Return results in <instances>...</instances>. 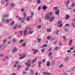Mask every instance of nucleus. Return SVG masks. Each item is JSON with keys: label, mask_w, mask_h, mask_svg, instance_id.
<instances>
[{"label": "nucleus", "mask_w": 75, "mask_h": 75, "mask_svg": "<svg viewBox=\"0 0 75 75\" xmlns=\"http://www.w3.org/2000/svg\"><path fill=\"white\" fill-rule=\"evenodd\" d=\"M74 49V47L73 48H70V50H73V49Z\"/></svg>", "instance_id": "338daca9"}, {"label": "nucleus", "mask_w": 75, "mask_h": 75, "mask_svg": "<svg viewBox=\"0 0 75 75\" xmlns=\"http://www.w3.org/2000/svg\"><path fill=\"white\" fill-rule=\"evenodd\" d=\"M14 24V22L13 21L11 23V25H13Z\"/></svg>", "instance_id": "ea45409f"}, {"label": "nucleus", "mask_w": 75, "mask_h": 75, "mask_svg": "<svg viewBox=\"0 0 75 75\" xmlns=\"http://www.w3.org/2000/svg\"><path fill=\"white\" fill-rule=\"evenodd\" d=\"M41 51H42V52H44V51H45V49L43 48V49H42L41 50Z\"/></svg>", "instance_id": "09e8293b"}, {"label": "nucleus", "mask_w": 75, "mask_h": 75, "mask_svg": "<svg viewBox=\"0 0 75 75\" xmlns=\"http://www.w3.org/2000/svg\"><path fill=\"white\" fill-rule=\"evenodd\" d=\"M16 41V39H13V42H14Z\"/></svg>", "instance_id": "0e129e2a"}, {"label": "nucleus", "mask_w": 75, "mask_h": 75, "mask_svg": "<svg viewBox=\"0 0 75 75\" xmlns=\"http://www.w3.org/2000/svg\"><path fill=\"white\" fill-rule=\"evenodd\" d=\"M43 74L44 75H50L51 74L47 72H43Z\"/></svg>", "instance_id": "dca6fc26"}, {"label": "nucleus", "mask_w": 75, "mask_h": 75, "mask_svg": "<svg viewBox=\"0 0 75 75\" xmlns=\"http://www.w3.org/2000/svg\"><path fill=\"white\" fill-rule=\"evenodd\" d=\"M8 5H9V3H7L6 5V7H7V6H8Z\"/></svg>", "instance_id": "e2e57ef3"}, {"label": "nucleus", "mask_w": 75, "mask_h": 75, "mask_svg": "<svg viewBox=\"0 0 75 75\" xmlns=\"http://www.w3.org/2000/svg\"><path fill=\"white\" fill-rule=\"evenodd\" d=\"M55 60H53L52 62V65H55Z\"/></svg>", "instance_id": "412c9836"}, {"label": "nucleus", "mask_w": 75, "mask_h": 75, "mask_svg": "<svg viewBox=\"0 0 75 75\" xmlns=\"http://www.w3.org/2000/svg\"><path fill=\"white\" fill-rule=\"evenodd\" d=\"M62 75H67V73H66V72H63Z\"/></svg>", "instance_id": "c756f323"}, {"label": "nucleus", "mask_w": 75, "mask_h": 75, "mask_svg": "<svg viewBox=\"0 0 75 75\" xmlns=\"http://www.w3.org/2000/svg\"><path fill=\"white\" fill-rule=\"evenodd\" d=\"M69 16L68 15H67L66 16V17L65 18V19L67 20V19H69Z\"/></svg>", "instance_id": "4be33fe9"}, {"label": "nucleus", "mask_w": 75, "mask_h": 75, "mask_svg": "<svg viewBox=\"0 0 75 75\" xmlns=\"http://www.w3.org/2000/svg\"><path fill=\"white\" fill-rule=\"evenodd\" d=\"M51 36H48L47 38V40H50L51 39Z\"/></svg>", "instance_id": "58836bf2"}, {"label": "nucleus", "mask_w": 75, "mask_h": 75, "mask_svg": "<svg viewBox=\"0 0 75 75\" xmlns=\"http://www.w3.org/2000/svg\"><path fill=\"white\" fill-rule=\"evenodd\" d=\"M31 31V29H29L28 30V33L29 34H32L33 33V31Z\"/></svg>", "instance_id": "9d476101"}, {"label": "nucleus", "mask_w": 75, "mask_h": 75, "mask_svg": "<svg viewBox=\"0 0 75 75\" xmlns=\"http://www.w3.org/2000/svg\"><path fill=\"white\" fill-rule=\"evenodd\" d=\"M32 51H34L33 53V54H35L37 53V51H38V50H35L34 49H33L32 50Z\"/></svg>", "instance_id": "423d86ee"}, {"label": "nucleus", "mask_w": 75, "mask_h": 75, "mask_svg": "<svg viewBox=\"0 0 75 75\" xmlns=\"http://www.w3.org/2000/svg\"><path fill=\"white\" fill-rule=\"evenodd\" d=\"M72 7H74V6H75V2L74 3H73L72 5Z\"/></svg>", "instance_id": "3c124183"}, {"label": "nucleus", "mask_w": 75, "mask_h": 75, "mask_svg": "<svg viewBox=\"0 0 75 75\" xmlns=\"http://www.w3.org/2000/svg\"><path fill=\"white\" fill-rule=\"evenodd\" d=\"M59 34V31H57L56 32V35H58Z\"/></svg>", "instance_id": "5fc2aeb1"}, {"label": "nucleus", "mask_w": 75, "mask_h": 75, "mask_svg": "<svg viewBox=\"0 0 75 75\" xmlns=\"http://www.w3.org/2000/svg\"><path fill=\"white\" fill-rule=\"evenodd\" d=\"M10 4L12 7H14V4L13 3H11Z\"/></svg>", "instance_id": "f704fd0d"}, {"label": "nucleus", "mask_w": 75, "mask_h": 75, "mask_svg": "<svg viewBox=\"0 0 75 75\" xmlns=\"http://www.w3.org/2000/svg\"><path fill=\"white\" fill-rule=\"evenodd\" d=\"M71 52V51L69 50H68L67 51V52H68V53H69V52Z\"/></svg>", "instance_id": "13d9d810"}, {"label": "nucleus", "mask_w": 75, "mask_h": 75, "mask_svg": "<svg viewBox=\"0 0 75 75\" xmlns=\"http://www.w3.org/2000/svg\"><path fill=\"white\" fill-rule=\"evenodd\" d=\"M23 14L24 16V17L23 18L20 17L18 19L19 20H21V23H23L24 21V20L25 19V17H26V13H25V12H23Z\"/></svg>", "instance_id": "f03ea898"}, {"label": "nucleus", "mask_w": 75, "mask_h": 75, "mask_svg": "<svg viewBox=\"0 0 75 75\" xmlns=\"http://www.w3.org/2000/svg\"><path fill=\"white\" fill-rule=\"evenodd\" d=\"M17 25H16L13 27V29H14V30H15V29H16V28H17Z\"/></svg>", "instance_id": "e433bc0d"}, {"label": "nucleus", "mask_w": 75, "mask_h": 75, "mask_svg": "<svg viewBox=\"0 0 75 75\" xmlns=\"http://www.w3.org/2000/svg\"><path fill=\"white\" fill-rule=\"evenodd\" d=\"M64 31H68V30H67L66 28H64Z\"/></svg>", "instance_id": "864d4df0"}, {"label": "nucleus", "mask_w": 75, "mask_h": 75, "mask_svg": "<svg viewBox=\"0 0 75 75\" xmlns=\"http://www.w3.org/2000/svg\"><path fill=\"white\" fill-rule=\"evenodd\" d=\"M38 1L36 2L37 4H39L41 3V1L40 0H37Z\"/></svg>", "instance_id": "7c9ffc66"}, {"label": "nucleus", "mask_w": 75, "mask_h": 75, "mask_svg": "<svg viewBox=\"0 0 75 75\" xmlns=\"http://www.w3.org/2000/svg\"><path fill=\"white\" fill-rule=\"evenodd\" d=\"M72 41L70 40L69 42V45H72Z\"/></svg>", "instance_id": "cd10ccee"}, {"label": "nucleus", "mask_w": 75, "mask_h": 75, "mask_svg": "<svg viewBox=\"0 0 75 75\" xmlns=\"http://www.w3.org/2000/svg\"><path fill=\"white\" fill-rule=\"evenodd\" d=\"M25 57H26V55L23 54L22 55V56H21L19 58V59H23V58H24Z\"/></svg>", "instance_id": "9b49d317"}, {"label": "nucleus", "mask_w": 75, "mask_h": 75, "mask_svg": "<svg viewBox=\"0 0 75 75\" xmlns=\"http://www.w3.org/2000/svg\"><path fill=\"white\" fill-rule=\"evenodd\" d=\"M50 65H51V62H48L47 63L46 66L49 67Z\"/></svg>", "instance_id": "4468645a"}, {"label": "nucleus", "mask_w": 75, "mask_h": 75, "mask_svg": "<svg viewBox=\"0 0 75 75\" xmlns=\"http://www.w3.org/2000/svg\"><path fill=\"white\" fill-rule=\"evenodd\" d=\"M58 48H59V47H55L54 49V50H58Z\"/></svg>", "instance_id": "37998d69"}, {"label": "nucleus", "mask_w": 75, "mask_h": 75, "mask_svg": "<svg viewBox=\"0 0 75 75\" xmlns=\"http://www.w3.org/2000/svg\"><path fill=\"white\" fill-rule=\"evenodd\" d=\"M31 16H33L34 13H33V12H31Z\"/></svg>", "instance_id": "680f3d73"}, {"label": "nucleus", "mask_w": 75, "mask_h": 75, "mask_svg": "<svg viewBox=\"0 0 75 75\" xmlns=\"http://www.w3.org/2000/svg\"><path fill=\"white\" fill-rule=\"evenodd\" d=\"M53 14V13L52 12H49L48 13V15H49L50 16H51Z\"/></svg>", "instance_id": "72a5a7b5"}, {"label": "nucleus", "mask_w": 75, "mask_h": 75, "mask_svg": "<svg viewBox=\"0 0 75 75\" xmlns=\"http://www.w3.org/2000/svg\"><path fill=\"white\" fill-rule=\"evenodd\" d=\"M8 57H5V58H4L5 59H8Z\"/></svg>", "instance_id": "69168bd1"}, {"label": "nucleus", "mask_w": 75, "mask_h": 75, "mask_svg": "<svg viewBox=\"0 0 75 75\" xmlns=\"http://www.w3.org/2000/svg\"><path fill=\"white\" fill-rule=\"evenodd\" d=\"M70 1V0H68L67 2H65V3L66 4V5H68Z\"/></svg>", "instance_id": "393cba45"}, {"label": "nucleus", "mask_w": 75, "mask_h": 75, "mask_svg": "<svg viewBox=\"0 0 75 75\" xmlns=\"http://www.w3.org/2000/svg\"><path fill=\"white\" fill-rule=\"evenodd\" d=\"M63 38L64 40H66V37L64 36L63 37Z\"/></svg>", "instance_id": "603ef678"}, {"label": "nucleus", "mask_w": 75, "mask_h": 75, "mask_svg": "<svg viewBox=\"0 0 75 75\" xmlns=\"http://www.w3.org/2000/svg\"><path fill=\"white\" fill-rule=\"evenodd\" d=\"M25 44H26V43H23L22 44V45L23 46H25Z\"/></svg>", "instance_id": "8fccbe9b"}, {"label": "nucleus", "mask_w": 75, "mask_h": 75, "mask_svg": "<svg viewBox=\"0 0 75 75\" xmlns=\"http://www.w3.org/2000/svg\"><path fill=\"white\" fill-rule=\"evenodd\" d=\"M12 75H16V74L14 73H12Z\"/></svg>", "instance_id": "774afa93"}, {"label": "nucleus", "mask_w": 75, "mask_h": 75, "mask_svg": "<svg viewBox=\"0 0 75 75\" xmlns=\"http://www.w3.org/2000/svg\"><path fill=\"white\" fill-rule=\"evenodd\" d=\"M17 51V48H14L12 50V52H16Z\"/></svg>", "instance_id": "aec40b11"}, {"label": "nucleus", "mask_w": 75, "mask_h": 75, "mask_svg": "<svg viewBox=\"0 0 75 75\" xmlns=\"http://www.w3.org/2000/svg\"><path fill=\"white\" fill-rule=\"evenodd\" d=\"M41 62H39L38 63L39 67H41Z\"/></svg>", "instance_id": "c85d7f7f"}, {"label": "nucleus", "mask_w": 75, "mask_h": 75, "mask_svg": "<svg viewBox=\"0 0 75 75\" xmlns=\"http://www.w3.org/2000/svg\"><path fill=\"white\" fill-rule=\"evenodd\" d=\"M47 31L48 33H50V32H51L52 31V29L50 28H47Z\"/></svg>", "instance_id": "6ab92c4d"}, {"label": "nucleus", "mask_w": 75, "mask_h": 75, "mask_svg": "<svg viewBox=\"0 0 75 75\" xmlns=\"http://www.w3.org/2000/svg\"><path fill=\"white\" fill-rule=\"evenodd\" d=\"M27 28H28V27H26L25 28V29L24 30V32H23V31H22V30L21 31L20 33L22 35V34H23V35H25V34H26V33H27Z\"/></svg>", "instance_id": "20e7f679"}, {"label": "nucleus", "mask_w": 75, "mask_h": 75, "mask_svg": "<svg viewBox=\"0 0 75 75\" xmlns=\"http://www.w3.org/2000/svg\"><path fill=\"white\" fill-rule=\"evenodd\" d=\"M71 26L73 27H75V22L71 24Z\"/></svg>", "instance_id": "bb28decb"}, {"label": "nucleus", "mask_w": 75, "mask_h": 75, "mask_svg": "<svg viewBox=\"0 0 75 75\" xmlns=\"http://www.w3.org/2000/svg\"><path fill=\"white\" fill-rule=\"evenodd\" d=\"M47 6H46L43 5V7H42V9L43 10H46L47 8Z\"/></svg>", "instance_id": "2eb2a0df"}, {"label": "nucleus", "mask_w": 75, "mask_h": 75, "mask_svg": "<svg viewBox=\"0 0 75 75\" xmlns=\"http://www.w3.org/2000/svg\"><path fill=\"white\" fill-rule=\"evenodd\" d=\"M62 23V22L59 21L57 23V25H59V28L62 27V24H61Z\"/></svg>", "instance_id": "39448f33"}, {"label": "nucleus", "mask_w": 75, "mask_h": 75, "mask_svg": "<svg viewBox=\"0 0 75 75\" xmlns=\"http://www.w3.org/2000/svg\"><path fill=\"white\" fill-rule=\"evenodd\" d=\"M4 47V45L1 44L0 45V50H3Z\"/></svg>", "instance_id": "1a4fd4ad"}, {"label": "nucleus", "mask_w": 75, "mask_h": 75, "mask_svg": "<svg viewBox=\"0 0 75 75\" xmlns=\"http://www.w3.org/2000/svg\"><path fill=\"white\" fill-rule=\"evenodd\" d=\"M22 67H23L22 66H20V65H18V67H17V69H19L20 68H22Z\"/></svg>", "instance_id": "b1692460"}, {"label": "nucleus", "mask_w": 75, "mask_h": 75, "mask_svg": "<svg viewBox=\"0 0 75 75\" xmlns=\"http://www.w3.org/2000/svg\"><path fill=\"white\" fill-rule=\"evenodd\" d=\"M62 67H63V64L60 65V66H59V68H62Z\"/></svg>", "instance_id": "49530a36"}, {"label": "nucleus", "mask_w": 75, "mask_h": 75, "mask_svg": "<svg viewBox=\"0 0 75 75\" xmlns=\"http://www.w3.org/2000/svg\"><path fill=\"white\" fill-rule=\"evenodd\" d=\"M38 29H40L41 28V26L40 25H38L37 26Z\"/></svg>", "instance_id": "473e14b6"}, {"label": "nucleus", "mask_w": 75, "mask_h": 75, "mask_svg": "<svg viewBox=\"0 0 75 75\" xmlns=\"http://www.w3.org/2000/svg\"><path fill=\"white\" fill-rule=\"evenodd\" d=\"M55 18L54 16H51L50 17V22H51V21H52L53 20H54Z\"/></svg>", "instance_id": "6e6552de"}, {"label": "nucleus", "mask_w": 75, "mask_h": 75, "mask_svg": "<svg viewBox=\"0 0 75 75\" xmlns=\"http://www.w3.org/2000/svg\"><path fill=\"white\" fill-rule=\"evenodd\" d=\"M65 60L67 61H68V57H66L65 58Z\"/></svg>", "instance_id": "de8ad7c7"}, {"label": "nucleus", "mask_w": 75, "mask_h": 75, "mask_svg": "<svg viewBox=\"0 0 75 75\" xmlns=\"http://www.w3.org/2000/svg\"><path fill=\"white\" fill-rule=\"evenodd\" d=\"M41 6H39L38 8V11L39 10H41Z\"/></svg>", "instance_id": "79ce46f5"}, {"label": "nucleus", "mask_w": 75, "mask_h": 75, "mask_svg": "<svg viewBox=\"0 0 75 75\" xmlns=\"http://www.w3.org/2000/svg\"><path fill=\"white\" fill-rule=\"evenodd\" d=\"M24 8H22L21 9L20 11H24Z\"/></svg>", "instance_id": "4d7b16f0"}, {"label": "nucleus", "mask_w": 75, "mask_h": 75, "mask_svg": "<svg viewBox=\"0 0 75 75\" xmlns=\"http://www.w3.org/2000/svg\"><path fill=\"white\" fill-rule=\"evenodd\" d=\"M30 71H31V72L30 73L31 75H33L34 74V73L32 72H33L34 71L33 70H30Z\"/></svg>", "instance_id": "4c0bfd02"}, {"label": "nucleus", "mask_w": 75, "mask_h": 75, "mask_svg": "<svg viewBox=\"0 0 75 75\" xmlns=\"http://www.w3.org/2000/svg\"><path fill=\"white\" fill-rule=\"evenodd\" d=\"M23 42V40H21L19 42V44H21V43H22V42Z\"/></svg>", "instance_id": "a18cd8bd"}, {"label": "nucleus", "mask_w": 75, "mask_h": 75, "mask_svg": "<svg viewBox=\"0 0 75 75\" xmlns=\"http://www.w3.org/2000/svg\"><path fill=\"white\" fill-rule=\"evenodd\" d=\"M49 56H51L52 55V52H50L49 53Z\"/></svg>", "instance_id": "a19ab883"}, {"label": "nucleus", "mask_w": 75, "mask_h": 75, "mask_svg": "<svg viewBox=\"0 0 75 75\" xmlns=\"http://www.w3.org/2000/svg\"><path fill=\"white\" fill-rule=\"evenodd\" d=\"M50 18V16L48 15H45V18L46 20H49Z\"/></svg>", "instance_id": "0eeeda50"}, {"label": "nucleus", "mask_w": 75, "mask_h": 75, "mask_svg": "<svg viewBox=\"0 0 75 75\" xmlns=\"http://www.w3.org/2000/svg\"><path fill=\"white\" fill-rule=\"evenodd\" d=\"M8 17V15H6V16H4L2 18V21L3 22H5L6 23H9V20L8 19H6L5 20V18L6 17Z\"/></svg>", "instance_id": "f257e3e1"}, {"label": "nucleus", "mask_w": 75, "mask_h": 75, "mask_svg": "<svg viewBox=\"0 0 75 75\" xmlns=\"http://www.w3.org/2000/svg\"><path fill=\"white\" fill-rule=\"evenodd\" d=\"M55 11V14L56 15H58L59 14V10H57Z\"/></svg>", "instance_id": "f8f14e48"}, {"label": "nucleus", "mask_w": 75, "mask_h": 75, "mask_svg": "<svg viewBox=\"0 0 75 75\" xmlns=\"http://www.w3.org/2000/svg\"><path fill=\"white\" fill-rule=\"evenodd\" d=\"M21 27V25H19L18 26V28H20V27Z\"/></svg>", "instance_id": "bf43d9fd"}, {"label": "nucleus", "mask_w": 75, "mask_h": 75, "mask_svg": "<svg viewBox=\"0 0 75 75\" xmlns=\"http://www.w3.org/2000/svg\"><path fill=\"white\" fill-rule=\"evenodd\" d=\"M58 8V7H54L53 8V10H57Z\"/></svg>", "instance_id": "c9c22d12"}, {"label": "nucleus", "mask_w": 75, "mask_h": 75, "mask_svg": "<svg viewBox=\"0 0 75 75\" xmlns=\"http://www.w3.org/2000/svg\"><path fill=\"white\" fill-rule=\"evenodd\" d=\"M37 57H35V59L33 60V61H32V64H33V63H34V62H35V61H36V60H37Z\"/></svg>", "instance_id": "a211bd4d"}, {"label": "nucleus", "mask_w": 75, "mask_h": 75, "mask_svg": "<svg viewBox=\"0 0 75 75\" xmlns=\"http://www.w3.org/2000/svg\"><path fill=\"white\" fill-rule=\"evenodd\" d=\"M57 42H53V44H57Z\"/></svg>", "instance_id": "6e6d98bb"}, {"label": "nucleus", "mask_w": 75, "mask_h": 75, "mask_svg": "<svg viewBox=\"0 0 75 75\" xmlns=\"http://www.w3.org/2000/svg\"><path fill=\"white\" fill-rule=\"evenodd\" d=\"M47 46V45H42L41 46V48H44V47H46Z\"/></svg>", "instance_id": "a878e982"}, {"label": "nucleus", "mask_w": 75, "mask_h": 75, "mask_svg": "<svg viewBox=\"0 0 75 75\" xmlns=\"http://www.w3.org/2000/svg\"><path fill=\"white\" fill-rule=\"evenodd\" d=\"M4 55L3 54H0V57H3Z\"/></svg>", "instance_id": "052dcab7"}, {"label": "nucleus", "mask_w": 75, "mask_h": 75, "mask_svg": "<svg viewBox=\"0 0 75 75\" xmlns=\"http://www.w3.org/2000/svg\"><path fill=\"white\" fill-rule=\"evenodd\" d=\"M30 63H31V61H28L27 63H25V65H27V68L25 69L26 71H27L28 69V67L30 66Z\"/></svg>", "instance_id": "7ed1b4c3"}, {"label": "nucleus", "mask_w": 75, "mask_h": 75, "mask_svg": "<svg viewBox=\"0 0 75 75\" xmlns=\"http://www.w3.org/2000/svg\"><path fill=\"white\" fill-rule=\"evenodd\" d=\"M26 19L27 21H29L30 20V18L29 17H27L26 18Z\"/></svg>", "instance_id": "5701e85b"}, {"label": "nucleus", "mask_w": 75, "mask_h": 75, "mask_svg": "<svg viewBox=\"0 0 75 75\" xmlns=\"http://www.w3.org/2000/svg\"><path fill=\"white\" fill-rule=\"evenodd\" d=\"M38 42L39 43L41 41V40H42L41 39H38Z\"/></svg>", "instance_id": "2f4dec72"}, {"label": "nucleus", "mask_w": 75, "mask_h": 75, "mask_svg": "<svg viewBox=\"0 0 75 75\" xmlns=\"http://www.w3.org/2000/svg\"><path fill=\"white\" fill-rule=\"evenodd\" d=\"M9 1V0H5V1H4L2 0L1 1V3L2 4H3L5 2H7V1Z\"/></svg>", "instance_id": "f3484780"}, {"label": "nucleus", "mask_w": 75, "mask_h": 75, "mask_svg": "<svg viewBox=\"0 0 75 75\" xmlns=\"http://www.w3.org/2000/svg\"><path fill=\"white\" fill-rule=\"evenodd\" d=\"M72 70H73V71H75V66L72 68Z\"/></svg>", "instance_id": "c03bdc74"}, {"label": "nucleus", "mask_w": 75, "mask_h": 75, "mask_svg": "<svg viewBox=\"0 0 75 75\" xmlns=\"http://www.w3.org/2000/svg\"><path fill=\"white\" fill-rule=\"evenodd\" d=\"M14 64H13V67H16L17 64H18V61L16 62H14Z\"/></svg>", "instance_id": "ddd939ff"}]
</instances>
